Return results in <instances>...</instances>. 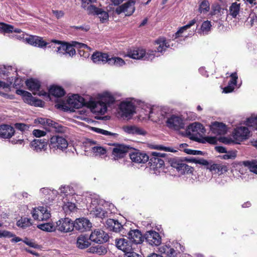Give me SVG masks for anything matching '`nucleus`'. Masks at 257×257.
I'll use <instances>...</instances> for the list:
<instances>
[{
	"label": "nucleus",
	"instance_id": "obj_63",
	"mask_svg": "<svg viewBox=\"0 0 257 257\" xmlns=\"http://www.w3.org/2000/svg\"><path fill=\"white\" fill-rule=\"evenodd\" d=\"M15 236V234L7 230H3L2 231L1 237L11 238Z\"/></svg>",
	"mask_w": 257,
	"mask_h": 257
},
{
	"label": "nucleus",
	"instance_id": "obj_49",
	"mask_svg": "<svg viewBox=\"0 0 257 257\" xmlns=\"http://www.w3.org/2000/svg\"><path fill=\"white\" fill-rule=\"evenodd\" d=\"M226 154L220 156V158L224 160H228L231 159L233 160L236 157V151H226L225 153Z\"/></svg>",
	"mask_w": 257,
	"mask_h": 257
},
{
	"label": "nucleus",
	"instance_id": "obj_20",
	"mask_svg": "<svg viewBox=\"0 0 257 257\" xmlns=\"http://www.w3.org/2000/svg\"><path fill=\"white\" fill-rule=\"evenodd\" d=\"M14 128L10 125L2 124L0 125V137L3 139H10L15 134Z\"/></svg>",
	"mask_w": 257,
	"mask_h": 257
},
{
	"label": "nucleus",
	"instance_id": "obj_29",
	"mask_svg": "<svg viewBox=\"0 0 257 257\" xmlns=\"http://www.w3.org/2000/svg\"><path fill=\"white\" fill-rule=\"evenodd\" d=\"M25 83L28 89L29 90L32 91L33 92L39 91L41 87V83L40 81L33 78L27 79Z\"/></svg>",
	"mask_w": 257,
	"mask_h": 257
},
{
	"label": "nucleus",
	"instance_id": "obj_28",
	"mask_svg": "<svg viewBox=\"0 0 257 257\" xmlns=\"http://www.w3.org/2000/svg\"><path fill=\"white\" fill-rule=\"evenodd\" d=\"M66 92L63 88L58 85H52L49 89V94L55 97H61L65 95Z\"/></svg>",
	"mask_w": 257,
	"mask_h": 257
},
{
	"label": "nucleus",
	"instance_id": "obj_57",
	"mask_svg": "<svg viewBox=\"0 0 257 257\" xmlns=\"http://www.w3.org/2000/svg\"><path fill=\"white\" fill-rule=\"evenodd\" d=\"M211 26L210 22L209 21H204L201 27V29L203 32H208Z\"/></svg>",
	"mask_w": 257,
	"mask_h": 257
},
{
	"label": "nucleus",
	"instance_id": "obj_10",
	"mask_svg": "<svg viewBox=\"0 0 257 257\" xmlns=\"http://www.w3.org/2000/svg\"><path fill=\"white\" fill-rule=\"evenodd\" d=\"M32 214L35 220L39 221L47 220L51 216L50 212L43 206H39L38 208H34Z\"/></svg>",
	"mask_w": 257,
	"mask_h": 257
},
{
	"label": "nucleus",
	"instance_id": "obj_30",
	"mask_svg": "<svg viewBox=\"0 0 257 257\" xmlns=\"http://www.w3.org/2000/svg\"><path fill=\"white\" fill-rule=\"evenodd\" d=\"M90 245V242L87 236L84 235H79L77 238L76 246L80 249H85Z\"/></svg>",
	"mask_w": 257,
	"mask_h": 257
},
{
	"label": "nucleus",
	"instance_id": "obj_44",
	"mask_svg": "<svg viewBox=\"0 0 257 257\" xmlns=\"http://www.w3.org/2000/svg\"><path fill=\"white\" fill-rule=\"evenodd\" d=\"M103 102L106 103V105L113 104L115 102L114 97L108 92L104 93L102 96Z\"/></svg>",
	"mask_w": 257,
	"mask_h": 257
},
{
	"label": "nucleus",
	"instance_id": "obj_18",
	"mask_svg": "<svg viewBox=\"0 0 257 257\" xmlns=\"http://www.w3.org/2000/svg\"><path fill=\"white\" fill-rule=\"evenodd\" d=\"M109 56L106 53L96 51L91 56L93 62L97 64H104L108 63Z\"/></svg>",
	"mask_w": 257,
	"mask_h": 257
},
{
	"label": "nucleus",
	"instance_id": "obj_51",
	"mask_svg": "<svg viewBox=\"0 0 257 257\" xmlns=\"http://www.w3.org/2000/svg\"><path fill=\"white\" fill-rule=\"evenodd\" d=\"M221 11V7L219 4H213L211 6V11L210 14L211 16L219 14Z\"/></svg>",
	"mask_w": 257,
	"mask_h": 257
},
{
	"label": "nucleus",
	"instance_id": "obj_61",
	"mask_svg": "<svg viewBox=\"0 0 257 257\" xmlns=\"http://www.w3.org/2000/svg\"><path fill=\"white\" fill-rule=\"evenodd\" d=\"M46 132L43 131H41L40 130H34L33 131V134L34 136L37 138H40L41 137L45 136L46 135Z\"/></svg>",
	"mask_w": 257,
	"mask_h": 257
},
{
	"label": "nucleus",
	"instance_id": "obj_3",
	"mask_svg": "<svg viewBox=\"0 0 257 257\" xmlns=\"http://www.w3.org/2000/svg\"><path fill=\"white\" fill-rule=\"evenodd\" d=\"M119 113L123 118L130 119L135 113L136 107L132 101H123L118 106Z\"/></svg>",
	"mask_w": 257,
	"mask_h": 257
},
{
	"label": "nucleus",
	"instance_id": "obj_59",
	"mask_svg": "<svg viewBox=\"0 0 257 257\" xmlns=\"http://www.w3.org/2000/svg\"><path fill=\"white\" fill-rule=\"evenodd\" d=\"M231 79L228 82L229 84L234 86L236 84L238 76L236 72L232 73L230 75Z\"/></svg>",
	"mask_w": 257,
	"mask_h": 257
},
{
	"label": "nucleus",
	"instance_id": "obj_31",
	"mask_svg": "<svg viewBox=\"0 0 257 257\" xmlns=\"http://www.w3.org/2000/svg\"><path fill=\"white\" fill-rule=\"evenodd\" d=\"M145 55V50L137 48L127 52V56L134 59H140Z\"/></svg>",
	"mask_w": 257,
	"mask_h": 257
},
{
	"label": "nucleus",
	"instance_id": "obj_22",
	"mask_svg": "<svg viewBox=\"0 0 257 257\" xmlns=\"http://www.w3.org/2000/svg\"><path fill=\"white\" fill-rule=\"evenodd\" d=\"M128 238L131 241L135 243L139 244L144 241V238L141 232L138 229L130 230L128 233Z\"/></svg>",
	"mask_w": 257,
	"mask_h": 257
},
{
	"label": "nucleus",
	"instance_id": "obj_2",
	"mask_svg": "<svg viewBox=\"0 0 257 257\" xmlns=\"http://www.w3.org/2000/svg\"><path fill=\"white\" fill-rule=\"evenodd\" d=\"M205 129L203 125L199 122H194L189 124L185 131L184 135L190 140L196 141L201 139L202 134H204Z\"/></svg>",
	"mask_w": 257,
	"mask_h": 257
},
{
	"label": "nucleus",
	"instance_id": "obj_32",
	"mask_svg": "<svg viewBox=\"0 0 257 257\" xmlns=\"http://www.w3.org/2000/svg\"><path fill=\"white\" fill-rule=\"evenodd\" d=\"M136 4L135 0H129L127 2L124 4V5H126L124 9L125 12V16H130L133 15V14L135 11V5Z\"/></svg>",
	"mask_w": 257,
	"mask_h": 257
},
{
	"label": "nucleus",
	"instance_id": "obj_5",
	"mask_svg": "<svg viewBox=\"0 0 257 257\" xmlns=\"http://www.w3.org/2000/svg\"><path fill=\"white\" fill-rule=\"evenodd\" d=\"M250 132L245 126H240L234 129L232 137L234 140L235 144H240V142L247 139Z\"/></svg>",
	"mask_w": 257,
	"mask_h": 257
},
{
	"label": "nucleus",
	"instance_id": "obj_48",
	"mask_svg": "<svg viewBox=\"0 0 257 257\" xmlns=\"http://www.w3.org/2000/svg\"><path fill=\"white\" fill-rule=\"evenodd\" d=\"M16 94L22 95L23 97L24 102L26 103V100L28 99L29 97H32V94L30 92L20 89L16 90Z\"/></svg>",
	"mask_w": 257,
	"mask_h": 257
},
{
	"label": "nucleus",
	"instance_id": "obj_9",
	"mask_svg": "<svg viewBox=\"0 0 257 257\" xmlns=\"http://www.w3.org/2000/svg\"><path fill=\"white\" fill-rule=\"evenodd\" d=\"M56 229L61 232H70L74 229L73 221L69 218H61L56 222Z\"/></svg>",
	"mask_w": 257,
	"mask_h": 257
},
{
	"label": "nucleus",
	"instance_id": "obj_23",
	"mask_svg": "<svg viewBox=\"0 0 257 257\" xmlns=\"http://www.w3.org/2000/svg\"><path fill=\"white\" fill-rule=\"evenodd\" d=\"M89 209L90 214L94 217L103 218L107 216V212L99 205L92 204Z\"/></svg>",
	"mask_w": 257,
	"mask_h": 257
},
{
	"label": "nucleus",
	"instance_id": "obj_45",
	"mask_svg": "<svg viewBox=\"0 0 257 257\" xmlns=\"http://www.w3.org/2000/svg\"><path fill=\"white\" fill-rule=\"evenodd\" d=\"M13 32V26L0 23V33H10Z\"/></svg>",
	"mask_w": 257,
	"mask_h": 257
},
{
	"label": "nucleus",
	"instance_id": "obj_52",
	"mask_svg": "<svg viewBox=\"0 0 257 257\" xmlns=\"http://www.w3.org/2000/svg\"><path fill=\"white\" fill-rule=\"evenodd\" d=\"M78 53L79 55L81 56H82L84 58H87L88 57L89 54L88 51H85L86 49L87 50H90V48L87 46V48H77Z\"/></svg>",
	"mask_w": 257,
	"mask_h": 257
},
{
	"label": "nucleus",
	"instance_id": "obj_58",
	"mask_svg": "<svg viewBox=\"0 0 257 257\" xmlns=\"http://www.w3.org/2000/svg\"><path fill=\"white\" fill-rule=\"evenodd\" d=\"M219 142L226 145H229L232 143L235 144V141L234 139L232 140L231 138H228L227 137H220L219 139Z\"/></svg>",
	"mask_w": 257,
	"mask_h": 257
},
{
	"label": "nucleus",
	"instance_id": "obj_60",
	"mask_svg": "<svg viewBox=\"0 0 257 257\" xmlns=\"http://www.w3.org/2000/svg\"><path fill=\"white\" fill-rule=\"evenodd\" d=\"M156 51H149L147 53L145 52V55L144 58L146 60H152L155 57Z\"/></svg>",
	"mask_w": 257,
	"mask_h": 257
},
{
	"label": "nucleus",
	"instance_id": "obj_7",
	"mask_svg": "<svg viewBox=\"0 0 257 257\" xmlns=\"http://www.w3.org/2000/svg\"><path fill=\"white\" fill-rule=\"evenodd\" d=\"M86 107L90 108L93 112L100 115L104 114L107 111V105L103 101H89L87 102Z\"/></svg>",
	"mask_w": 257,
	"mask_h": 257
},
{
	"label": "nucleus",
	"instance_id": "obj_50",
	"mask_svg": "<svg viewBox=\"0 0 257 257\" xmlns=\"http://www.w3.org/2000/svg\"><path fill=\"white\" fill-rule=\"evenodd\" d=\"M92 130L96 133L106 135V136H115L116 135V134L112 133H111L107 131H106V130H103L101 128H99L93 127H92Z\"/></svg>",
	"mask_w": 257,
	"mask_h": 257
},
{
	"label": "nucleus",
	"instance_id": "obj_25",
	"mask_svg": "<svg viewBox=\"0 0 257 257\" xmlns=\"http://www.w3.org/2000/svg\"><path fill=\"white\" fill-rule=\"evenodd\" d=\"M87 48V45L81 43L77 42H72V44L67 43V48H66V54H69L70 56H73L75 54L76 51L74 48Z\"/></svg>",
	"mask_w": 257,
	"mask_h": 257
},
{
	"label": "nucleus",
	"instance_id": "obj_37",
	"mask_svg": "<svg viewBox=\"0 0 257 257\" xmlns=\"http://www.w3.org/2000/svg\"><path fill=\"white\" fill-rule=\"evenodd\" d=\"M240 4H237L236 2L232 3L229 7V14L233 17L236 18L239 14L240 10Z\"/></svg>",
	"mask_w": 257,
	"mask_h": 257
},
{
	"label": "nucleus",
	"instance_id": "obj_47",
	"mask_svg": "<svg viewBox=\"0 0 257 257\" xmlns=\"http://www.w3.org/2000/svg\"><path fill=\"white\" fill-rule=\"evenodd\" d=\"M156 43L158 44H159V46L157 48V51L159 52H162L163 51H165L166 48L169 46V45H167V43L164 39H158L156 41Z\"/></svg>",
	"mask_w": 257,
	"mask_h": 257
},
{
	"label": "nucleus",
	"instance_id": "obj_12",
	"mask_svg": "<svg viewBox=\"0 0 257 257\" xmlns=\"http://www.w3.org/2000/svg\"><path fill=\"white\" fill-rule=\"evenodd\" d=\"M113 148L112 154L114 160H118L124 157L127 153H129L131 147L123 144H116Z\"/></svg>",
	"mask_w": 257,
	"mask_h": 257
},
{
	"label": "nucleus",
	"instance_id": "obj_26",
	"mask_svg": "<svg viewBox=\"0 0 257 257\" xmlns=\"http://www.w3.org/2000/svg\"><path fill=\"white\" fill-rule=\"evenodd\" d=\"M123 130L128 134L135 135H145L146 131L136 125H126L122 127Z\"/></svg>",
	"mask_w": 257,
	"mask_h": 257
},
{
	"label": "nucleus",
	"instance_id": "obj_56",
	"mask_svg": "<svg viewBox=\"0 0 257 257\" xmlns=\"http://www.w3.org/2000/svg\"><path fill=\"white\" fill-rule=\"evenodd\" d=\"M184 152L187 154L194 155H203L204 153L202 151L198 150H194L190 149H186Z\"/></svg>",
	"mask_w": 257,
	"mask_h": 257
},
{
	"label": "nucleus",
	"instance_id": "obj_64",
	"mask_svg": "<svg viewBox=\"0 0 257 257\" xmlns=\"http://www.w3.org/2000/svg\"><path fill=\"white\" fill-rule=\"evenodd\" d=\"M124 257H142L141 254H139L134 251H128L125 254Z\"/></svg>",
	"mask_w": 257,
	"mask_h": 257
},
{
	"label": "nucleus",
	"instance_id": "obj_36",
	"mask_svg": "<svg viewBox=\"0 0 257 257\" xmlns=\"http://www.w3.org/2000/svg\"><path fill=\"white\" fill-rule=\"evenodd\" d=\"M242 164L247 167L249 170L257 174V161L255 160L252 161H244L242 162Z\"/></svg>",
	"mask_w": 257,
	"mask_h": 257
},
{
	"label": "nucleus",
	"instance_id": "obj_35",
	"mask_svg": "<svg viewBox=\"0 0 257 257\" xmlns=\"http://www.w3.org/2000/svg\"><path fill=\"white\" fill-rule=\"evenodd\" d=\"M108 64L110 65H115L120 67L125 64V61L122 58L118 57H109Z\"/></svg>",
	"mask_w": 257,
	"mask_h": 257
},
{
	"label": "nucleus",
	"instance_id": "obj_1",
	"mask_svg": "<svg viewBox=\"0 0 257 257\" xmlns=\"http://www.w3.org/2000/svg\"><path fill=\"white\" fill-rule=\"evenodd\" d=\"M166 154L157 152H152L149 158V164L150 167L154 170H157L165 165V162L168 161L171 167L176 169L180 175L192 174L194 168L187 165L185 160L179 158H166Z\"/></svg>",
	"mask_w": 257,
	"mask_h": 257
},
{
	"label": "nucleus",
	"instance_id": "obj_14",
	"mask_svg": "<svg viewBox=\"0 0 257 257\" xmlns=\"http://www.w3.org/2000/svg\"><path fill=\"white\" fill-rule=\"evenodd\" d=\"M109 236L107 233L103 230H95L92 232L89 239L98 244H101L108 241Z\"/></svg>",
	"mask_w": 257,
	"mask_h": 257
},
{
	"label": "nucleus",
	"instance_id": "obj_43",
	"mask_svg": "<svg viewBox=\"0 0 257 257\" xmlns=\"http://www.w3.org/2000/svg\"><path fill=\"white\" fill-rule=\"evenodd\" d=\"M245 124L253 130H257V116H251L247 118L245 121Z\"/></svg>",
	"mask_w": 257,
	"mask_h": 257
},
{
	"label": "nucleus",
	"instance_id": "obj_41",
	"mask_svg": "<svg viewBox=\"0 0 257 257\" xmlns=\"http://www.w3.org/2000/svg\"><path fill=\"white\" fill-rule=\"evenodd\" d=\"M32 225L31 222V219L24 217L21 218L17 222V225L23 228H26L27 227L30 226Z\"/></svg>",
	"mask_w": 257,
	"mask_h": 257
},
{
	"label": "nucleus",
	"instance_id": "obj_39",
	"mask_svg": "<svg viewBox=\"0 0 257 257\" xmlns=\"http://www.w3.org/2000/svg\"><path fill=\"white\" fill-rule=\"evenodd\" d=\"M88 250L89 252L96 253L99 255L105 254L107 252V250L104 247L99 245L91 246Z\"/></svg>",
	"mask_w": 257,
	"mask_h": 257
},
{
	"label": "nucleus",
	"instance_id": "obj_24",
	"mask_svg": "<svg viewBox=\"0 0 257 257\" xmlns=\"http://www.w3.org/2000/svg\"><path fill=\"white\" fill-rule=\"evenodd\" d=\"M210 165L206 167L210 172L217 173L219 175L223 174L227 172L228 169L227 165L220 164L210 163Z\"/></svg>",
	"mask_w": 257,
	"mask_h": 257
},
{
	"label": "nucleus",
	"instance_id": "obj_17",
	"mask_svg": "<svg viewBox=\"0 0 257 257\" xmlns=\"http://www.w3.org/2000/svg\"><path fill=\"white\" fill-rule=\"evenodd\" d=\"M48 141L46 139H34L30 143L31 148L37 152L45 151L47 149Z\"/></svg>",
	"mask_w": 257,
	"mask_h": 257
},
{
	"label": "nucleus",
	"instance_id": "obj_62",
	"mask_svg": "<svg viewBox=\"0 0 257 257\" xmlns=\"http://www.w3.org/2000/svg\"><path fill=\"white\" fill-rule=\"evenodd\" d=\"M197 164L203 165V166H206V167L208 166H209L210 165V163H213L212 161H210V162H208L206 160H205L204 159H198V161L196 162Z\"/></svg>",
	"mask_w": 257,
	"mask_h": 257
},
{
	"label": "nucleus",
	"instance_id": "obj_55",
	"mask_svg": "<svg viewBox=\"0 0 257 257\" xmlns=\"http://www.w3.org/2000/svg\"><path fill=\"white\" fill-rule=\"evenodd\" d=\"M53 126L52 128L54 129V131L57 133H64L65 131V127L59 124V123L55 122V123H53Z\"/></svg>",
	"mask_w": 257,
	"mask_h": 257
},
{
	"label": "nucleus",
	"instance_id": "obj_16",
	"mask_svg": "<svg viewBox=\"0 0 257 257\" xmlns=\"http://www.w3.org/2000/svg\"><path fill=\"white\" fill-rule=\"evenodd\" d=\"M26 41L29 44L40 48H43L47 46L48 47H50V46H49V43L46 42L43 40L42 37L37 36H30L26 38Z\"/></svg>",
	"mask_w": 257,
	"mask_h": 257
},
{
	"label": "nucleus",
	"instance_id": "obj_8",
	"mask_svg": "<svg viewBox=\"0 0 257 257\" xmlns=\"http://www.w3.org/2000/svg\"><path fill=\"white\" fill-rule=\"evenodd\" d=\"M146 241L150 245L159 246L162 242V238L160 234L154 230H150L146 232L144 235Z\"/></svg>",
	"mask_w": 257,
	"mask_h": 257
},
{
	"label": "nucleus",
	"instance_id": "obj_38",
	"mask_svg": "<svg viewBox=\"0 0 257 257\" xmlns=\"http://www.w3.org/2000/svg\"><path fill=\"white\" fill-rule=\"evenodd\" d=\"M26 103L34 105L35 106L43 107L44 105L45 102L38 98L33 97H29V98L26 100Z\"/></svg>",
	"mask_w": 257,
	"mask_h": 257
},
{
	"label": "nucleus",
	"instance_id": "obj_54",
	"mask_svg": "<svg viewBox=\"0 0 257 257\" xmlns=\"http://www.w3.org/2000/svg\"><path fill=\"white\" fill-rule=\"evenodd\" d=\"M92 150L93 152L99 155H104L106 153L105 149L102 147H94L92 148Z\"/></svg>",
	"mask_w": 257,
	"mask_h": 257
},
{
	"label": "nucleus",
	"instance_id": "obj_34",
	"mask_svg": "<svg viewBox=\"0 0 257 257\" xmlns=\"http://www.w3.org/2000/svg\"><path fill=\"white\" fill-rule=\"evenodd\" d=\"M210 10V4L208 0H200L198 12L200 14H206Z\"/></svg>",
	"mask_w": 257,
	"mask_h": 257
},
{
	"label": "nucleus",
	"instance_id": "obj_40",
	"mask_svg": "<svg viewBox=\"0 0 257 257\" xmlns=\"http://www.w3.org/2000/svg\"><path fill=\"white\" fill-rule=\"evenodd\" d=\"M53 43L58 44L59 46L57 47V52L59 53L63 54H66V48H67V42H62L58 40H53L52 41Z\"/></svg>",
	"mask_w": 257,
	"mask_h": 257
},
{
	"label": "nucleus",
	"instance_id": "obj_27",
	"mask_svg": "<svg viewBox=\"0 0 257 257\" xmlns=\"http://www.w3.org/2000/svg\"><path fill=\"white\" fill-rule=\"evenodd\" d=\"M159 250L162 254L165 255L166 257H175L177 253L169 244H164L160 247Z\"/></svg>",
	"mask_w": 257,
	"mask_h": 257
},
{
	"label": "nucleus",
	"instance_id": "obj_4",
	"mask_svg": "<svg viewBox=\"0 0 257 257\" xmlns=\"http://www.w3.org/2000/svg\"><path fill=\"white\" fill-rule=\"evenodd\" d=\"M49 146L50 149L63 151L68 147V142L63 137L59 136H53L50 138Z\"/></svg>",
	"mask_w": 257,
	"mask_h": 257
},
{
	"label": "nucleus",
	"instance_id": "obj_13",
	"mask_svg": "<svg viewBox=\"0 0 257 257\" xmlns=\"http://www.w3.org/2000/svg\"><path fill=\"white\" fill-rule=\"evenodd\" d=\"M68 104L70 107L79 109L83 106H86L87 102L85 99L78 94H73L67 100Z\"/></svg>",
	"mask_w": 257,
	"mask_h": 257
},
{
	"label": "nucleus",
	"instance_id": "obj_6",
	"mask_svg": "<svg viewBox=\"0 0 257 257\" xmlns=\"http://www.w3.org/2000/svg\"><path fill=\"white\" fill-rule=\"evenodd\" d=\"M131 160L137 163H145L149 161V156L140 150L131 148L129 152Z\"/></svg>",
	"mask_w": 257,
	"mask_h": 257
},
{
	"label": "nucleus",
	"instance_id": "obj_15",
	"mask_svg": "<svg viewBox=\"0 0 257 257\" xmlns=\"http://www.w3.org/2000/svg\"><path fill=\"white\" fill-rule=\"evenodd\" d=\"M73 225H74V228L80 232L89 230L91 227V222L85 218L76 219L75 222H73Z\"/></svg>",
	"mask_w": 257,
	"mask_h": 257
},
{
	"label": "nucleus",
	"instance_id": "obj_33",
	"mask_svg": "<svg viewBox=\"0 0 257 257\" xmlns=\"http://www.w3.org/2000/svg\"><path fill=\"white\" fill-rule=\"evenodd\" d=\"M107 225L110 227V229L114 232H119L122 225L117 220L113 219H109L106 221Z\"/></svg>",
	"mask_w": 257,
	"mask_h": 257
},
{
	"label": "nucleus",
	"instance_id": "obj_21",
	"mask_svg": "<svg viewBox=\"0 0 257 257\" xmlns=\"http://www.w3.org/2000/svg\"><path fill=\"white\" fill-rule=\"evenodd\" d=\"M115 244L118 249L121 250L125 253L132 249L131 241L124 238L115 239Z\"/></svg>",
	"mask_w": 257,
	"mask_h": 257
},
{
	"label": "nucleus",
	"instance_id": "obj_53",
	"mask_svg": "<svg viewBox=\"0 0 257 257\" xmlns=\"http://www.w3.org/2000/svg\"><path fill=\"white\" fill-rule=\"evenodd\" d=\"M15 126L17 130L22 132L28 130L30 127L29 125L23 123H16Z\"/></svg>",
	"mask_w": 257,
	"mask_h": 257
},
{
	"label": "nucleus",
	"instance_id": "obj_19",
	"mask_svg": "<svg viewBox=\"0 0 257 257\" xmlns=\"http://www.w3.org/2000/svg\"><path fill=\"white\" fill-rule=\"evenodd\" d=\"M212 133L216 135H225L227 131L226 125L223 122L214 121L210 125Z\"/></svg>",
	"mask_w": 257,
	"mask_h": 257
},
{
	"label": "nucleus",
	"instance_id": "obj_46",
	"mask_svg": "<svg viewBox=\"0 0 257 257\" xmlns=\"http://www.w3.org/2000/svg\"><path fill=\"white\" fill-rule=\"evenodd\" d=\"M38 227L43 231L48 232H52L56 229V227L50 223L39 224L38 225Z\"/></svg>",
	"mask_w": 257,
	"mask_h": 257
},
{
	"label": "nucleus",
	"instance_id": "obj_11",
	"mask_svg": "<svg viewBox=\"0 0 257 257\" xmlns=\"http://www.w3.org/2000/svg\"><path fill=\"white\" fill-rule=\"evenodd\" d=\"M166 123L169 128L175 130L184 128L185 126L184 119L181 116L176 115H172L168 118Z\"/></svg>",
	"mask_w": 257,
	"mask_h": 257
},
{
	"label": "nucleus",
	"instance_id": "obj_42",
	"mask_svg": "<svg viewBox=\"0 0 257 257\" xmlns=\"http://www.w3.org/2000/svg\"><path fill=\"white\" fill-rule=\"evenodd\" d=\"M196 142L200 143H208L211 145H215L217 144V140L215 137H201L199 140H197Z\"/></svg>",
	"mask_w": 257,
	"mask_h": 257
}]
</instances>
